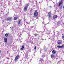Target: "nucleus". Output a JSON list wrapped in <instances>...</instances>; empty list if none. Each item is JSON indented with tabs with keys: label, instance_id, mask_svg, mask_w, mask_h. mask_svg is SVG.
I'll list each match as a JSON object with an SVG mask.
<instances>
[{
	"label": "nucleus",
	"instance_id": "7ed1b4c3",
	"mask_svg": "<svg viewBox=\"0 0 64 64\" xmlns=\"http://www.w3.org/2000/svg\"><path fill=\"white\" fill-rule=\"evenodd\" d=\"M5 19L7 21H8V20H12V18H6Z\"/></svg>",
	"mask_w": 64,
	"mask_h": 64
},
{
	"label": "nucleus",
	"instance_id": "aec40b11",
	"mask_svg": "<svg viewBox=\"0 0 64 64\" xmlns=\"http://www.w3.org/2000/svg\"><path fill=\"white\" fill-rule=\"evenodd\" d=\"M20 21H21V20H20V21H19V22H18V24H20Z\"/></svg>",
	"mask_w": 64,
	"mask_h": 64
},
{
	"label": "nucleus",
	"instance_id": "4468645a",
	"mask_svg": "<svg viewBox=\"0 0 64 64\" xmlns=\"http://www.w3.org/2000/svg\"><path fill=\"white\" fill-rule=\"evenodd\" d=\"M57 16H53V18L54 19H55L56 18H57Z\"/></svg>",
	"mask_w": 64,
	"mask_h": 64
},
{
	"label": "nucleus",
	"instance_id": "a19ab883",
	"mask_svg": "<svg viewBox=\"0 0 64 64\" xmlns=\"http://www.w3.org/2000/svg\"><path fill=\"white\" fill-rule=\"evenodd\" d=\"M63 24H64V23H63Z\"/></svg>",
	"mask_w": 64,
	"mask_h": 64
},
{
	"label": "nucleus",
	"instance_id": "f3484780",
	"mask_svg": "<svg viewBox=\"0 0 64 64\" xmlns=\"http://www.w3.org/2000/svg\"><path fill=\"white\" fill-rule=\"evenodd\" d=\"M62 17V16H59L58 17V18L59 19H60V20H61V18Z\"/></svg>",
	"mask_w": 64,
	"mask_h": 64
},
{
	"label": "nucleus",
	"instance_id": "4be33fe9",
	"mask_svg": "<svg viewBox=\"0 0 64 64\" xmlns=\"http://www.w3.org/2000/svg\"><path fill=\"white\" fill-rule=\"evenodd\" d=\"M34 18H35L36 19H38V17H37V16H35L34 17Z\"/></svg>",
	"mask_w": 64,
	"mask_h": 64
},
{
	"label": "nucleus",
	"instance_id": "7c9ffc66",
	"mask_svg": "<svg viewBox=\"0 0 64 64\" xmlns=\"http://www.w3.org/2000/svg\"><path fill=\"white\" fill-rule=\"evenodd\" d=\"M54 28H54V27H53L52 28V29H54Z\"/></svg>",
	"mask_w": 64,
	"mask_h": 64
},
{
	"label": "nucleus",
	"instance_id": "79ce46f5",
	"mask_svg": "<svg viewBox=\"0 0 64 64\" xmlns=\"http://www.w3.org/2000/svg\"><path fill=\"white\" fill-rule=\"evenodd\" d=\"M61 60H60V61H61Z\"/></svg>",
	"mask_w": 64,
	"mask_h": 64
},
{
	"label": "nucleus",
	"instance_id": "f257e3e1",
	"mask_svg": "<svg viewBox=\"0 0 64 64\" xmlns=\"http://www.w3.org/2000/svg\"><path fill=\"white\" fill-rule=\"evenodd\" d=\"M43 62H44V60L43 59H41L40 60L38 64H42Z\"/></svg>",
	"mask_w": 64,
	"mask_h": 64
},
{
	"label": "nucleus",
	"instance_id": "b1692460",
	"mask_svg": "<svg viewBox=\"0 0 64 64\" xmlns=\"http://www.w3.org/2000/svg\"><path fill=\"white\" fill-rule=\"evenodd\" d=\"M42 57H43V58H44V57H45V56L44 55H42Z\"/></svg>",
	"mask_w": 64,
	"mask_h": 64
},
{
	"label": "nucleus",
	"instance_id": "c9c22d12",
	"mask_svg": "<svg viewBox=\"0 0 64 64\" xmlns=\"http://www.w3.org/2000/svg\"><path fill=\"white\" fill-rule=\"evenodd\" d=\"M47 51V50H45V51Z\"/></svg>",
	"mask_w": 64,
	"mask_h": 64
},
{
	"label": "nucleus",
	"instance_id": "bb28decb",
	"mask_svg": "<svg viewBox=\"0 0 64 64\" xmlns=\"http://www.w3.org/2000/svg\"><path fill=\"white\" fill-rule=\"evenodd\" d=\"M34 50H36V46H35L34 48Z\"/></svg>",
	"mask_w": 64,
	"mask_h": 64
},
{
	"label": "nucleus",
	"instance_id": "a211bd4d",
	"mask_svg": "<svg viewBox=\"0 0 64 64\" xmlns=\"http://www.w3.org/2000/svg\"><path fill=\"white\" fill-rule=\"evenodd\" d=\"M54 57V56L53 54H52L51 56V58H53Z\"/></svg>",
	"mask_w": 64,
	"mask_h": 64
},
{
	"label": "nucleus",
	"instance_id": "cd10ccee",
	"mask_svg": "<svg viewBox=\"0 0 64 64\" xmlns=\"http://www.w3.org/2000/svg\"><path fill=\"white\" fill-rule=\"evenodd\" d=\"M24 46H22V48H24Z\"/></svg>",
	"mask_w": 64,
	"mask_h": 64
},
{
	"label": "nucleus",
	"instance_id": "ea45409f",
	"mask_svg": "<svg viewBox=\"0 0 64 64\" xmlns=\"http://www.w3.org/2000/svg\"><path fill=\"white\" fill-rule=\"evenodd\" d=\"M63 8H64V7H63Z\"/></svg>",
	"mask_w": 64,
	"mask_h": 64
},
{
	"label": "nucleus",
	"instance_id": "412c9836",
	"mask_svg": "<svg viewBox=\"0 0 64 64\" xmlns=\"http://www.w3.org/2000/svg\"><path fill=\"white\" fill-rule=\"evenodd\" d=\"M32 29H33V30H34V31H36V29H35L34 28H32Z\"/></svg>",
	"mask_w": 64,
	"mask_h": 64
},
{
	"label": "nucleus",
	"instance_id": "58836bf2",
	"mask_svg": "<svg viewBox=\"0 0 64 64\" xmlns=\"http://www.w3.org/2000/svg\"><path fill=\"white\" fill-rule=\"evenodd\" d=\"M39 38H38V39H39Z\"/></svg>",
	"mask_w": 64,
	"mask_h": 64
},
{
	"label": "nucleus",
	"instance_id": "9d476101",
	"mask_svg": "<svg viewBox=\"0 0 64 64\" xmlns=\"http://www.w3.org/2000/svg\"><path fill=\"white\" fill-rule=\"evenodd\" d=\"M52 54H56V51H55L53 50L52 52Z\"/></svg>",
	"mask_w": 64,
	"mask_h": 64
},
{
	"label": "nucleus",
	"instance_id": "ddd939ff",
	"mask_svg": "<svg viewBox=\"0 0 64 64\" xmlns=\"http://www.w3.org/2000/svg\"><path fill=\"white\" fill-rule=\"evenodd\" d=\"M51 13L49 12L48 13V15L49 16H51Z\"/></svg>",
	"mask_w": 64,
	"mask_h": 64
},
{
	"label": "nucleus",
	"instance_id": "c85d7f7f",
	"mask_svg": "<svg viewBox=\"0 0 64 64\" xmlns=\"http://www.w3.org/2000/svg\"><path fill=\"white\" fill-rule=\"evenodd\" d=\"M23 48H22L20 49L21 50H23Z\"/></svg>",
	"mask_w": 64,
	"mask_h": 64
},
{
	"label": "nucleus",
	"instance_id": "0eeeda50",
	"mask_svg": "<svg viewBox=\"0 0 64 64\" xmlns=\"http://www.w3.org/2000/svg\"><path fill=\"white\" fill-rule=\"evenodd\" d=\"M28 6H25L24 8V11L26 10L27 9V8L28 7Z\"/></svg>",
	"mask_w": 64,
	"mask_h": 64
},
{
	"label": "nucleus",
	"instance_id": "20e7f679",
	"mask_svg": "<svg viewBox=\"0 0 64 64\" xmlns=\"http://www.w3.org/2000/svg\"><path fill=\"white\" fill-rule=\"evenodd\" d=\"M38 12L36 11H35V12H34V16H38Z\"/></svg>",
	"mask_w": 64,
	"mask_h": 64
},
{
	"label": "nucleus",
	"instance_id": "f03ea898",
	"mask_svg": "<svg viewBox=\"0 0 64 64\" xmlns=\"http://www.w3.org/2000/svg\"><path fill=\"white\" fill-rule=\"evenodd\" d=\"M19 55H18L16 56V57L15 59H14L15 61H17L18 59V58H19Z\"/></svg>",
	"mask_w": 64,
	"mask_h": 64
},
{
	"label": "nucleus",
	"instance_id": "5701e85b",
	"mask_svg": "<svg viewBox=\"0 0 64 64\" xmlns=\"http://www.w3.org/2000/svg\"><path fill=\"white\" fill-rule=\"evenodd\" d=\"M34 36H37V35H38V34H34Z\"/></svg>",
	"mask_w": 64,
	"mask_h": 64
},
{
	"label": "nucleus",
	"instance_id": "a878e982",
	"mask_svg": "<svg viewBox=\"0 0 64 64\" xmlns=\"http://www.w3.org/2000/svg\"><path fill=\"white\" fill-rule=\"evenodd\" d=\"M44 22H42V24H44V25H45V24H44Z\"/></svg>",
	"mask_w": 64,
	"mask_h": 64
},
{
	"label": "nucleus",
	"instance_id": "a18cd8bd",
	"mask_svg": "<svg viewBox=\"0 0 64 64\" xmlns=\"http://www.w3.org/2000/svg\"><path fill=\"white\" fill-rule=\"evenodd\" d=\"M27 24H28V22H27Z\"/></svg>",
	"mask_w": 64,
	"mask_h": 64
},
{
	"label": "nucleus",
	"instance_id": "f8f14e48",
	"mask_svg": "<svg viewBox=\"0 0 64 64\" xmlns=\"http://www.w3.org/2000/svg\"><path fill=\"white\" fill-rule=\"evenodd\" d=\"M62 22V20H60L59 21H58V24H60V23H61V22Z\"/></svg>",
	"mask_w": 64,
	"mask_h": 64
},
{
	"label": "nucleus",
	"instance_id": "2f4dec72",
	"mask_svg": "<svg viewBox=\"0 0 64 64\" xmlns=\"http://www.w3.org/2000/svg\"><path fill=\"white\" fill-rule=\"evenodd\" d=\"M54 16H57V15H55Z\"/></svg>",
	"mask_w": 64,
	"mask_h": 64
},
{
	"label": "nucleus",
	"instance_id": "dca6fc26",
	"mask_svg": "<svg viewBox=\"0 0 64 64\" xmlns=\"http://www.w3.org/2000/svg\"><path fill=\"white\" fill-rule=\"evenodd\" d=\"M17 18H18V17H14V20H17Z\"/></svg>",
	"mask_w": 64,
	"mask_h": 64
},
{
	"label": "nucleus",
	"instance_id": "f704fd0d",
	"mask_svg": "<svg viewBox=\"0 0 64 64\" xmlns=\"http://www.w3.org/2000/svg\"><path fill=\"white\" fill-rule=\"evenodd\" d=\"M7 59H9V58H7Z\"/></svg>",
	"mask_w": 64,
	"mask_h": 64
},
{
	"label": "nucleus",
	"instance_id": "4c0bfd02",
	"mask_svg": "<svg viewBox=\"0 0 64 64\" xmlns=\"http://www.w3.org/2000/svg\"><path fill=\"white\" fill-rule=\"evenodd\" d=\"M0 52H1V50H0Z\"/></svg>",
	"mask_w": 64,
	"mask_h": 64
},
{
	"label": "nucleus",
	"instance_id": "c03bdc74",
	"mask_svg": "<svg viewBox=\"0 0 64 64\" xmlns=\"http://www.w3.org/2000/svg\"><path fill=\"white\" fill-rule=\"evenodd\" d=\"M27 24H28V22H27Z\"/></svg>",
	"mask_w": 64,
	"mask_h": 64
},
{
	"label": "nucleus",
	"instance_id": "e433bc0d",
	"mask_svg": "<svg viewBox=\"0 0 64 64\" xmlns=\"http://www.w3.org/2000/svg\"><path fill=\"white\" fill-rule=\"evenodd\" d=\"M43 28H44V29H45V28H44V27H43Z\"/></svg>",
	"mask_w": 64,
	"mask_h": 64
},
{
	"label": "nucleus",
	"instance_id": "39448f33",
	"mask_svg": "<svg viewBox=\"0 0 64 64\" xmlns=\"http://www.w3.org/2000/svg\"><path fill=\"white\" fill-rule=\"evenodd\" d=\"M58 47V48H63L64 47V46H57Z\"/></svg>",
	"mask_w": 64,
	"mask_h": 64
},
{
	"label": "nucleus",
	"instance_id": "393cba45",
	"mask_svg": "<svg viewBox=\"0 0 64 64\" xmlns=\"http://www.w3.org/2000/svg\"><path fill=\"white\" fill-rule=\"evenodd\" d=\"M62 38L64 40V35L63 36L62 35Z\"/></svg>",
	"mask_w": 64,
	"mask_h": 64
},
{
	"label": "nucleus",
	"instance_id": "49530a36",
	"mask_svg": "<svg viewBox=\"0 0 64 64\" xmlns=\"http://www.w3.org/2000/svg\"><path fill=\"white\" fill-rule=\"evenodd\" d=\"M50 7H51V6H50Z\"/></svg>",
	"mask_w": 64,
	"mask_h": 64
},
{
	"label": "nucleus",
	"instance_id": "2eb2a0df",
	"mask_svg": "<svg viewBox=\"0 0 64 64\" xmlns=\"http://www.w3.org/2000/svg\"><path fill=\"white\" fill-rule=\"evenodd\" d=\"M5 36H6V37H8V36L9 35L8 34H5Z\"/></svg>",
	"mask_w": 64,
	"mask_h": 64
},
{
	"label": "nucleus",
	"instance_id": "72a5a7b5",
	"mask_svg": "<svg viewBox=\"0 0 64 64\" xmlns=\"http://www.w3.org/2000/svg\"><path fill=\"white\" fill-rule=\"evenodd\" d=\"M12 28V27H11L10 28V29H12V28Z\"/></svg>",
	"mask_w": 64,
	"mask_h": 64
},
{
	"label": "nucleus",
	"instance_id": "09e8293b",
	"mask_svg": "<svg viewBox=\"0 0 64 64\" xmlns=\"http://www.w3.org/2000/svg\"><path fill=\"white\" fill-rule=\"evenodd\" d=\"M24 18H25V17H24Z\"/></svg>",
	"mask_w": 64,
	"mask_h": 64
},
{
	"label": "nucleus",
	"instance_id": "473e14b6",
	"mask_svg": "<svg viewBox=\"0 0 64 64\" xmlns=\"http://www.w3.org/2000/svg\"><path fill=\"white\" fill-rule=\"evenodd\" d=\"M42 18H43V20H44V17H42Z\"/></svg>",
	"mask_w": 64,
	"mask_h": 64
},
{
	"label": "nucleus",
	"instance_id": "6e6552de",
	"mask_svg": "<svg viewBox=\"0 0 64 64\" xmlns=\"http://www.w3.org/2000/svg\"><path fill=\"white\" fill-rule=\"evenodd\" d=\"M30 28L31 29V30H33V28H34V29H36V28H35L34 26H32L30 27Z\"/></svg>",
	"mask_w": 64,
	"mask_h": 64
},
{
	"label": "nucleus",
	"instance_id": "c756f323",
	"mask_svg": "<svg viewBox=\"0 0 64 64\" xmlns=\"http://www.w3.org/2000/svg\"><path fill=\"white\" fill-rule=\"evenodd\" d=\"M26 43H29V42L28 41H27L26 42Z\"/></svg>",
	"mask_w": 64,
	"mask_h": 64
},
{
	"label": "nucleus",
	"instance_id": "423d86ee",
	"mask_svg": "<svg viewBox=\"0 0 64 64\" xmlns=\"http://www.w3.org/2000/svg\"><path fill=\"white\" fill-rule=\"evenodd\" d=\"M62 3H63V1L62 0V1H61L59 3L58 6V7H60V5H61Z\"/></svg>",
	"mask_w": 64,
	"mask_h": 64
},
{
	"label": "nucleus",
	"instance_id": "1a4fd4ad",
	"mask_svg": "<svg viewBox=\"0 0 64 64\" xmlns=\"http://www.w3.org/2000/svg\"><path fill=\"white\" fill-rule=\"evenodd\" d=\"M4 40L5 43H7V38H5L4 39Z\"/></svg>",
	"mask_w": 64,
	"mask_h": 64
},
{
	"label": "nucleus",
	"instance_id": "de8ad7c7",
	"mask_svg": "<svg viewBox=\"0 0 64 64\" xmlns=\"http://www.w3.org/2000/svg\"><path fill=\"white\" fill-rule=\"evenodd\" d=\"M44 27H45V26H44Z\"/></svg>",
	"mask_w": 64,
	"mask_h": 64
},
{
	"label": "nucleus",
	"instance_id": "9b49d317",
	"mask_svg": "<svg viewBox=\"0 0 64 64\" xmlns=\"http://www.w3.org/2000/svg\"><path fill=\"white\" fill-rule=\"evenodd\" d=\"M62 43V42H59V40H58V44H59V45H60V44H61Z\"/></svg>",
	"mask_w": 64,
	"mask_h": 64
},
{
	"label": "nucleus",
	"instance_id": "37998d69",
	"mask_svg": "<svg viewBox=\"0 0 64 64\" xmlns=\"http://www.w3.org/2000/svg\"><path fill=\"white\" fill-rule=\"evenodd\" d=\"M42 38H41V40H42Z\"/></svg>",
	"mask_w": 64,
	"mask_h": 64
},
{
	"label": "nucleus",
	"instance_id": "6ab92c4d",
	"mask_svg": "<svg viewBox=\"0 0 64 64\" xmlns=\"http://www.w3.org/2000/svg\"><path fill=\"white\" fill-rule=\"evenodd\" d=\"M51 16H48V20H51Z\"/></svg>",
	"mask_w": 64,
	"mask_h": 64
}]
</instances>
